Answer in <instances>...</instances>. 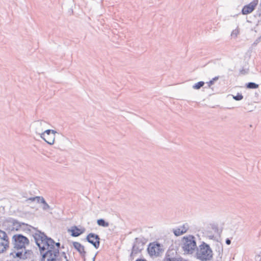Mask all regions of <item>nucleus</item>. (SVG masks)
Masks as SVG:
<instances>
[{"label":"nucleus","mask_w":261,"mask_h":261,"mask_svg":"<svg viewBox=\"0 0 261 261\" xmlns=\"http://www.w3.org/2000/svg\"><path fill=\"white\" fill-rule=\"evenodd\" d=\"M8 221L12 224L14 226H16L15 229L16 230H19L22 225L25 226V228H23L24 231H31V228L35 229L36 232L32 234V236L34 238L36 244L38 245L39 242L41 241V243L44 244L47 249L51 250L52 255L56 260L57 258L59 255V249H56L55 246H54L55 241L53 239L47 236L44 232H42L37 228L25 223L19 222L17 220L13 218H10Z\"/></svg>","instance_id":"f257e3e1"},{"label":"nucleus","mask_w":261,"mask_h":261,"mask_svg":"<svg viewBox=\"0 0 261 261\" xmlns=\"http://www.w3.org/2000/svg\"><path fill=\"white\" fill-rule=\"evenodd\" d=\"M12 244L13 247L11 249L10 256L13 257L15 254L14 252L25 249V246L29 245L30 241L27 237L22 234H16L12 237Z\"/></svg>","instance_id":"f03ea898"},{"label":"nucleus","mask_w":261,"mask_h":261,"mask_svg":"<svg viewBox=\"0 0 261 261\" xmlns=\"http://www.w3.org/2000/svg\"><path fill=\"white\" fill-rule=\"evenodd\" d=\"M195 257L201 261H210L213 257V250L208 244L202 242L196 248Z\"/></svg>","instance_id":"7ed1b4c3"},{"label":"nucleus","mask_w":261,"mask_h":261,"mask_svg":"<svg viewBox=\"0 0 261 261\" xmlns=\"http://www.w3.org/2000/svg\"><path fill=\"white\" fill-rule=\"evenodd\" d=\"M181 245L185 254H191L197 248L195 238L192 235L184 237Z\"/></svg>","instance_id":"20e7f679"},{"label":"nucleus","mask_w":261,"mask_h":261,"mask_svg":"<svg viewBox=\"0 0 261 261\" xmlns=\"http://www.w3.org/2000/svg\"><path fill=\"white\" fill-rule=\"evenodd\" d=\"M39 248L40 253L41 255L40 261H55V258L53 256L51 253V250H48L46 248V246L43 243H41V241L39 242V244L37 245Z\"/></svg>","instance_id":"39448f33"},{"label":"nucleus","mask_w":261,"mask_h":261,"mask_svg":"<svg viewBox=\"0 0 261 261\" xmlns=\"http://www.w3.org/2000/svg\"><path fill=\"white\" fill-rule=\"evenodd\" d=\"M146 242L144 241L142 239L136 238L135 239L134 244L132 247V252L130 254V258L132 260L134 259L136 255L140 253L144 249V245Z\"/></svg>","instance_id":"423d86ee"},{"label":"nucleus","mask_w":261,"mask_h":261,"mask_svg":"<svg viewBox=\"0 0 261 261\" xmlns=\"http://www.w3.org/2000/svg\"><path fill=\"white\" fill-rule=\"evenodd\" d=\"M147 251L150 256H159L164 252V249L163 245L156 242L149 244Z\"/></svg>","instance_id":"0eeeda50"},{"label":"nucleus","mask_w":261,"mask_h":261,"mask_svg":"<svg viewBox=\"0 0 261 261\" xmlns=\"http://www.w3.org/2000/svg\"><path fill=\"white\" fill-rule=\"evenodd\" d=\"M57 132L53 129H47L40 134L41 138L48 144L53 145L55 139Z\"/></svg>","instance_id":"6e6552de"},{"label":"nucleus","mask_w":261,"mask_h":261,"mask_svg":"<svg viewBox=\"0 0 261 261\" xmlns=\"http://www.w3.org/2000/svg\"><path fill=\"white\" fill-rule=\"evenodd\" d=\"M9 246V241L7 234L0 229V253L5 251Z\"/></svg>","instance_id":"1a4fd4ad"},{"label":"nucleus","mask_w":261,"mask_h":261,"mask_svg":"<svg viewBox=\"0 0 261 261\" xmlns=\"http://www.w3.org/2000/svg\"><path fill=\"white\" fill-rule=\"evenodd\" d=\"M176 251L174 250H168L163 261H186L181 256L177 257Z\"/></svg>","instance_id":"9d476101"},{"label":"nucleus","mask_w":261,"mask_h":261,"mask_svg":"<svg viewBox=\"0 0 261 261\" xmlns=\"http://www.w3.org/2000/svg\"><path fill=\"white\" fill-rule=\"evenodd\" d=\"M86 240L92 244L95 248L98 249L99 248L100 239L98 234L91 232L87 236Z\"/></svg>","instance_id":"9b49d317"},{"label":"nucleus","mask_w":261,"mask_h":261,"mask_svg":"<svg viewBox=\"0 0 261 261\" xmlns=\"http://www.w3.org/2000/svg\"><path fill=\"white\" fill-rule=\"evenodd\" d=\"M14 253L15 254L13 258H18L21 260H25L30 257V256L33 254V251L32 250L26 249L25 248V249H22L20 251H17Z\"/></svg>","instance_id":"f8f14e48"},{"label":"nucleus","mask_w":261,"mask_h":261,"mask_svg":"<svg viewBox=\"0 0 261 261\" xmlns=\"http://www.w3.org/2000/svg\"><path fill=\"white\" fill-rule=\"evenodd\" d=\"M258 2V0H253L249 4L245 5L242 9V13L246 15L251 13L255 9Z\"/></svg>","instance_id":"ddd939ff"},{"label":"nucleus","mask_w":261,"mask_h":261,"mask_svg":"<svg viewBox=\"0 0 261 261\" xmlns=\"http://www.w3.org/2000/svg\"><path fill=\"white\" fill-rule=\"evenodd\" d=\"M73 246L74 248L79 252L82 257H85L86 252L85 251V247L81 243L77 242H73Z\"/></svg>","instance_id":"4468645a"},{"label":"nucleus","mask_w":261,"mask_h":261,"mask_svg":"<svg viewBox=\"0 0 261 261\" xmlns=\"http://www.w3.org/2000/svg\"><path fill=\"white\" fill-rule=\"evenodd\" d=\"M69 231L71 232V236L73 237H77L84 232L85 229H80L76 226H73L71 227V229L69 230Z\"/></svg>","instance_id":"2eb2a0df"},{"label":"nucleus","mask_w":261,"mask_h":261,"mask_svg":"<svg viewBox=\"0 0 261 261\" xmlns=\"http://www.w3.org/2000/svg\"><path fill=\"white\" fill-rule=\"evenodd\" d=\"M173 232L175 236L178 237L186 233V230H182L181 228L179 227L173 229Z\"/></svg>","instance_id":"dca6fc26"},{"label":"nucleus","mask_w":261,"mask_h":261,"mask_svg":"<svg viewBox=\"0 0 261 261\" xmlns=\"http://www.w3.org/2000/svg\"><path fill=\"white\" fill-rule=\"evenodd\" d=\"M259 85L254 82H249L246 84V88L250 89H255L258 88Z\"/></svg>","instance_id":"f3484780"},{"label":"nucleus","mask_w":261,"mask_h":261,"mask_svg":"<svg viewBox=\"0 0 261 261\" xmlns=\"http://www.w3.org/2000/svg\"><path fill=\"white\" fill-rule=\"evenodd\" d=\"M97 223L99 226L107 227L109 226V223L103 219H99L97 220Z\"/></svg>","instance_id":"a211bd4d"},{"label":"nucleus","mask_w":261,"mask_h":261,"mask_svg":"<svg viewBox=\"0 0 261 261\" xmlns=\"http://www.w3.org/2000/svg\"><path fill=\"white\" fill-rule=\"evenodd\" d=\"M204 84L205 83L203 81L198 82L193 86V88L196 90L200 89L204 86Z\"/></svg>","instance_id":"6ab92c4d"},{"label":"nucleus","mask_w":261,"mask_h":261,"mask_svg":"<svg viewBox=\"0 0 261 261\" xmlns=\"http://www.w3.org/2000/svg\"><path fill=\"white\" fill-rule=\"evenodd\" d=\"M40 203L43 204L42 209L44 211L47 210L50 208V206L45 201L44 198H42Z\"/></svg>","instance_id":"aec40b11"},{"label":"nucleus","mask_w":261,"mask_h":261,"mask_svg":"<svg viewBox=\"0 0 261 261\" xmlns=\"http://www.w3.org/2000/svg\"><path fill=\"white\" fill-rule=\"evenodd\" d=\"M233 98L237 101H240L243 99V96L241 93H238L236 95H233Z\"/></svg>","instance_id":"412c9836"},{"label":"nucleus","mask_w":261,"mask_h":261,"mask_svg":"<svg viewBox=\"0 0 261 261\" xmlns=\"http://www.w3.org/2000/svg\"><path fill=\"white\" fill-rule=\"evenodd\" d=\"M219 254L218 256L216 257V261H220L222 258V255L223 252V248L221 247V249L219 248L218 250Z\"/></svg>","instance_id":"4be33fe9"},{"label":"nucleus","mask_w":261,"mask_h":261,"mask_svg":"<svg viewBox=\"0 0 261 261\" xmlns=\"http://www.w3.org/2000/svg\"><path fill=\"white\" fill-rule=\"evenodd\" d=\"M211 228L215 232L219 233V228L217 224H211Z\"/></svg>","instance_id":"5701e85b"},{"label":"nucleus","mask_w":261,"mask_h":261,"mask_svg":"<svg viewBox=\"0 0 261 261\" xmlns=\"http://www.w3.org/2000/svg\"><path fill=\"white\" fill-rule=\"evenodd\" d=\"M180 228H181L182 230H186V232L189 229V226L187 224H184L182 226H180Z\"/></svg>","instance_id":"b1692460"},{"label":"nucleus","mask_w":261,"mask_h":261,"mask_svg":"<svg viewBox=\"0 0 261 261\" xmlns=\"http://www.w3.org/2000/svg\"><path fill=\"white\" fill-rule=\"evenodd\" d=\"M239 31L238 29H235L234 30L232 31V32H231V36H234V37H237L238 34H239Z\"/></svg>","instance_id":"393cba45"},{"label":"nucleus","mask_w":261,"mask_h":261,"mask_svg":"<svg viewBox=\"0 0 261 261\" xmlns=\"http://www.w3.org/2000/svg\"><path fill=\"white\" fill-rule=\"evenodd\" d=\"M55 246L57 247V248L56 249H60V246H61V244L59 243V242H55V244H54V246L55 247Z\"/></svg>","instance_id":"a878e982"},{"label":"nucleus","mask_w":261,"mask_h":261,"mask_svg":"<svg viewBox=\"0 0 261 261\" xmlns=\"http://www.w3.org/2000/svg\"><path fill=\"white\" fill-rule=\"evenodd\" d=\"M36 197H37V198H36V200H37L38 203H40V201H41L42 199L44 198L42 196H36Z\"/></svg>","instance_id":"bb28decb"},{"label":"nucleus","mask_w":261,"mask_h":261,"mask_svg":"<svg viewBox=\"0 0 261 261\" xmlns=\"http://www.w3.org/2000/svg\"><path fill=\"white\" fill-rule=\"evenodd\" d=\"M207 84L208 85V87H210L212 85L214 84V82L211 80L208 82H207Z\"/></svg>","instance_id":"cd10ccee"},{"label":"nucleus","mask_w":261,"mask_h":261,"mask_svg":"<svg viewBox=\"0 0 261 261\" xmlns=\"http://www.w3.org/2000/svg\"><path fill=\"white\" fill-rule=\"evenodd\" d=\"M225 243L227 245H229L231 244V240L229 238H227L225 240Z\"/></svg>","instance_id":"c85d7f7f"},{"label":"nucleus","mask_w":261,"mask_h":261,"mask_svg":"<svg viewBox=\"0 0 261 261\" xmlns=\"http://www.w3.org/2000/svg\"><path fill=\"white\" fill-rule=\"evenodd\" d=\"M37 198V197H36V196L33 197H30V198L28 199V200H30L31 201H34L36 200V198Z\"/></svg>","instance_id":"c756f323"},{"label":"nucleus","mask_w":261,"mask_h":261,"mask_svg":"<svg viewBox=\"0 0 261 261\" xmlns=\"http://www.w3.org/2000/svg\"><path fill=\"white\" fill-rule=\"evenodd\" d=\"M62 254L63 256L64 257V258H65V259H66V261H68L67 257V256H66V255L65 252H63L62 253Z\"/></svg>","instance_id":"7c9ffc66"},{"label":"nucleus","mask_w":261,"mask_h":261,"mask_svg":"<svg viewBox=\"0 0 261 261\" xmlns=\"http://www.w3.org/2000/svg\"><path fill=\"white\" fill-rule=\"evenodd\" d=\"M240 72L242 74H246L247 72H246L245 70L244 69H242L241 70H240Z\"/></svg>","instance_id":"2f4dec72"},{"label":"nucleus","mask_w":261,"mask_h":261,"mask_svg":"<svg viewBox=\"0 0 261 261\" xmlns=\"http://www.w3.org/2000/svg\"><path fill=\"white\" fill-rule=\"evenodd\" d=\"M219 78V76H215V77H214L213 79H212V81H213V82H214L215 81H217Z\"/></svg>","instance_id":"473e14b6"},{"label":"nucleus","mask_w":261,"mask_h":261,"mask_svg":"<svg viewBox=\"0 0 261 261\" xmlns=\"http://www.w3.org/2000/svg\"><path fill=\"white\" fill-rule=\"evenodd\" d=\"M136 261H147L145 259L138 258Z\"/></svg>","instance_id":"72a5a7b5"},{"label":"nucleus","mask_w":261,"mask_h":261,"mask_svg":"<svg viewBox=\"0 0 261 261\" xmlns=\"http://www.w3.org/2000/svg\"><path fill=\"white\" fill-rule=\"evenodd\" d=\"M97 255V253L94 255V256L92 258V261H95V258H96V256Z\"/></svg>","instance_id":"f704fd0d"},{"label":"nucleus","mask_w":261,"mask_h":261,"mask_svg":"<svg viewBox=\"0 0 261 261\" xmlns=\"http://www.w3.org/2000/svg\"><path fill=\"white\" fill-rule=\"evenodd\" d=\"M258 42V40H256L255 41V42H254V44H256Z\"/></svg>","instance_id":"c9c22d12"},{"label":"nucleus","mask_w":261,"mask_h":261,"mask_svg":"<svg viewBox=\"0 0 261 261\" xmlns=\"http://www.w3.org/2000/svg\"><path fill=\"white\" fill-rule=\"evenodd\" d=\"M210 238L211 239H213V238H214V236H210Z\"/></svg>","instance_id":"e433bc0d"}]
</instances>
